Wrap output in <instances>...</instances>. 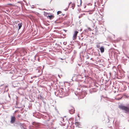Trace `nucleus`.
<instances>
[{
	"instance_id": "58",
	"label": "nucleus",
	"mask_w": 129,
	"mask_h": 129,
	"mask_svg": "<svg viewBox=\"0 0 129 129\" xmlns=\"http://www.w3.org/2000/svg\"><path fill=\"white\" fill-rule=\"evenodd\" d=\"M63 35L64 36H66V34H63Z\"/></svg>"
},
{
	"instance_id": "14",
	"label": "nucleus",
	"mask_w": 129,
	"mask_h": 129,
	"mask_svg": "<svg viewBox=\"0 0 129 129\" xmlns=\"http://www.w3.org/2000/svg\"><path fill=\"white\" fill-rule=\"evenodd\" d=\"M88 32V29H85L84 30L82 34L84 35H87Z\"/></svg>"
},
{
	"instance_id": "61",
	"label": "nucleus",
	"mask_w": 129,
	"mask_h": 129,
	"mask_svg": "<svg viewBox=\"0 0 129 129\" xmlns=\"http://www.w3.org/2000/svg\"><path fill=\"white\" fill-rule=\"evenodd\" d=\"M81 45H82V46H83V43H81Z\"/></svg>"
},
{
	"instance_id": "21",
	"label": "nucleus",
	"mask_w": 129,
	"mask_h": 129,
	"mask_svg": "<svg viewBox=\"0 0 129 129\" xmlns=\"http://www.w3.org/2000/svg\"><path fill=\"white\" fill-rule=\"evenodd\" d=\"M8 86L7 85H6L5 86V90L4 91V93L5 92H7L8 91V89L7 88V89L6 90V88L8 87Z\"/></svg>"
},
{
	"instance_id": "37",
	"label": "nucleus",
	"mask_w": 129,
	"mask_h": 129,
	"mask_svg": "<svg viewBox=\"0 0 129 129\" xmlns=\"http://www.w3.org/2000/svg\"><path fill=\"white\" fill-rule=\"evenodd\" d=\"M82 3V0H80V6H81Z\"/></svg>"
},
{
	"instance_id": "10",
	"label": "nucleus",
	"mask_w": 129,
	"mask_h": 129,
	"mask_svg": "<svg viewBox=\"0 0 129 129\" xmlns=\"http://www.w3.org/2000/svg\"><path fill=\"white\" fill-rule=\"evenodd\" d=\"M37 123L36 122H34L33 123V126H31L30 127V129H36L35 127L37 126Z\"/></svg>"
},
{
	"instance_id": "36",
	"label": "nucleus",
	"mask_w": 129,
	"mask_h": 129,
	"mask_svg": "<svg viewBox=\"0 0 129 129\" xmlns=\"http://www.w3.org/2000/svg\"><path fill=\"white\" fill-rule=\"evenodd\" d=\"M88 30H89V31H91V29L90 27H88Z\"/></svg>"
},
{
	"instance_id": "4",
	"label": "nucleus",
	"mask_w": 129,
	"mask_h": 129,
	"mask_svg": "<svg viewBox=\"0 0 129 129\" xmlns=\"http://www.w3.org/2000/svg\"><path fill=\"white\" fill-rule=\"evenodd\" d=\"M98 90L96 88H94L90 89L89 90V92L91 94L97 91Z\"/></svg>"
},
{
	"instance_id": "24",
	"label": "nucleus",
	"mask_w": 129,
	"mask_h": 129,
	"mask_svg": "<svg viewBox=\"0 0 129 129\" xmlns=\"http://www.w3.org/2000/svg\"><path fill=\"white\" fill-rule=\"evenodd\" d=\"M36 57H38V58H37V59H38V61H40V58H39V57H38V56L37 55H35V57H34V58H35V60H36Z\"/></svg>"
},
{
	"instance_id": "1",
	"label": "nucleus",
	"mask_w": 129,
	"mask_h": 129,
	"mask_svg": "<svg viewBox=\"0 0 129 129\" xmlns=\"http://www.w3.org/2000/svg\"><path fill=\"white\" fill-rule=\"evenodd\" d=\"M118 108L124 111L125 113H129V104L126 106L121 105H119Z\"/></svg>"
},
{
	"instance_id": "2",
	"label": "nucleus",
	"mask_w": 129,
	"mask_h": 129,
	"mask_svg": "<svg viewBox=\"0 0 129 129\" xmlns=\"http://www.w3.org/2000/svg\"><path fill=\"white\" fill-rule=\"evenodd\" d=\"M57 92H58L57 94H60L63 96H67L69 95V93L66 91V92H65L64 89L62 88H61Z\"/></svg>"
},
{
	"instance_id": "29",
	"label": "nucleus",
	"mask_w": 129,
	"mask_h": 129,
	"mask_svg": "<svg viewBox=\"0 0 129 129\" xmlns=\"http://www.w3.org/2000/svg\"><path fill=\"white\" fill-rule=\"evenodd\" d=\"M54 22L55 23H60L61 22L60 21L57 22L56 20L54 21Z\"/></svg>"
},
{
	"instance_id": "55",
	"label": "nucleus",
	"mask_w": 129,
	"mask_h": 129,
	"mask_svg": "<svg viewBox=\"0 0 129 129\" xmlns=\"http://www.w3.org/2000/svg\"><path fill=\"white\" fill-rule=\"evenodd\" d=\"M63 126H64L65 125V124H62Z\"/></svg>"
},
{
	"instance_id": "13",
	"label": "nucleus",
	"mask_w": 129,
	"mask_h": 129,
	"mask_svg": "<svg viewBox=\"0 0 129 129\" xmlns=\"http://www.w3.org/2000/svg\"><path fill=\"white\" fill-rule=\"evenodd\" d=\"M100 49L101 53H103L104 52V46H101L100 47Z\"/></svg>"
},
{
	"instance_id": "27",
	"label": "nucleus",
	"mask_w": 129,
	"mask_h": 129,
	"mask_svg": "<svg viewBox=\"0 0 129 129\" xmlns=\"http://www.w3.org/2000/svg\"><path fill=\"white\" fill-rule=\"evenodd\" d=\"M61 12H62L61 11H58L57 12V15H58L59 14L61 13Z\"/></svg>"
},
{
	"instance_id": "49",
	"label": "nucleus",
	"mask_w": 129,
	"mask_h": 129,
	"mask_svg": "<svg viewBox=\"0 0 129 129\" xmlns=\"http://www.w3.org/2000/svg\"><path fill=\"white\" fill-rule=\"evenodd\" d=\"M71 3V2L69 4V6H68V8L69 7V5H70V4Z\"/></svg>"
},
{
	"instance_id": "51",
	"label": "nucleus",
	"mask_w": 129,
	"mask_h": 129,
	"mask_svg": "<svg viewBox=\"0 0 129 129\" xmlns=\"http://www.w3.org/2000/svg\"><path fill=\"white\" fill-rule=\"evenodd\" d=\"M127 57L128 58V61H129V57H128V56H127Z\"/></svg>"
},
{
	"instance_id": "63",
	"label": "nucleus",
	"mask_w": 129,
	"mask_h": 129,
	"mask_svg": "<svg viewBox=\"0 0 129 129\" xmlns=\"http://www.w3.org/2000/svg\"><path fill=\"white\" fill-rule=\"evenodd\" d=\"M43 10H45V9H43Z\"/></svg>"
},
{
	"instance_id": "43",
	"label": "nucleus",
	"mask_w": 129,
	"mask_h": 129,
	"mask_svg": "<svg viewBox=\"0 0 129 129\" xmlns=\"http://www.w3.org/2000/svg\"><path fill=\"white\" fill-rule=\"evenodd\" d=\"M63 31H64L65 32H66V31H67V30H66L64 29H63Z\"/></svg>"
},
{
	"instance_id": "9",
	"label": "nucleus",
	"mask_w": 129,
	"mask_h": 129,
	"mask_svg": "<svg viewBox=\"0 0 129 129\" xmlns=\"http://www.w3.org/2000/svg\"><path fill=\"white\" fill-rule=\"evenodd\" d=\"M115 127L116 129H124V128L120 126L118 124H116L115 125Z\"/></svg>"
},
{
	"instance_id": "64",
	"label": "nucleus",
	"mask_w": 129,
	"mask_h": 129,
	"mask_svg": "<svg viewBox=\"0 0 129 129\" xmlns=\"http://www.w3.org/2000/svg\"><path fill=\"white\" fill-rule=\"evenodd\" d=\"M128 78L129 79V76H128Z\"/></svg>"
},
{
	"instance_id": "22",
	"label": "nucleus",
	"mask_w": 129,
	"mask_h": 129,
	"mask_svg": "<svg viewBox=\"0 0 129 129\" xmlns=\"http://www.w3.org/2000/svg\"><path fill=\"white\" fill-rule=\"evenodd\" d=\"M126 88L127 87L126 86L123 85L122 87V89L123 90H125L126 89Z\"/></svg>"
},
{
	"instance_id": "33",
	"label": "nucleus",
	"mask_w": 129,
	"mask_h": 129,
	"mask_svg": "<svg viewBox=\"0 0 129 129\" xmlns=\"http://www.w3.org/2000/svg\"><path fill=\"white\" fill-rule=\"evenodd\" d=\"M44 14L45 15V14H46V15H48L49 14V13H48L45 12H44Z\"/></svg>"
},
{
	"instance_id": "34",
	"label": "nucleus",
	"mask_w": 129,
	"mask_h": 129,
	"mask_svg": "<svg viewBox=\"0 0 129 129\" xmlns=\"http://www.w3.org/2000/svg\"><path fill=\"white\" fill-rule=\"evenodd\" d=\"M44 24L47 25V26H48V25H49V24L46 23H44Z\"/></svg>"
},
{
	"instance_id": "62",
	"label": "nucleus",
	"mask_w": 129,
	"mask_h": 129,
	"mask_svg": "<svg viewBox=\"0 0 129 129\" xmlns=\"http://www.w3.org/2000/svg\"><path fill=\"white\" fill-rule=\"evenodd\" d=\"M79 18H80V16H79Z\"/></svg>"
},
{
	"instance_id": "40",
	"label": "nucleus",
	"mask_w": 129,
	"mask_h": 129,
	"mask_svg": "<svg viewBox=\"0 0 129 129\" xmlns=\"http://www.w3.org/2000/svg\"><path fill=\"white\" fill-rule=\"evenodd\" d=\"M68 8H66V9H64V10L65 11H67L68 10Z\"/></svg>"
},
{
	"instance_id": "31",
	"label": "nucleus",
	"mask_w": 129,
	"mask_h": 129,
	"mask_svg": "<svg viewBox=\"0 0 129 129\" xmlns=\"http://www.w3.org/2000/svg\"><path fill=\"white\" fill-rule=\"evenodd\" d=\"M89 11V12H89V14H92V13H93V12H92V11Z\"/></svg>"
},
{
	"instance_id": "57",
	"label": "nucleus",
	"mask_w": 129,
	"mask_h": 129,
	"mask_svg": "<svg viewBox=\"0 0 129 129\" xmlns=\"http://www.w3.org/2000/svg\"><path fill=\"white\" fill-rule=\"evenodd\" d=\"M56 92H55V95H56Z\"/></svg>"
},
{
	"instance_id": "42",
	"label": "nucleus",
	"mask_w": 129,
	"mask_h": 129,
	"mask_svg": "<svg viewBox=\"0 0 129 129\" xmlns=\"http://www.w3.org/2000/svg\"><path fill=\"white\" fill-rule=\"evenodd\" d=\"M37 99H40V98L39 97V95H38V97H37Z\"/></svg>"
},
{
	"instance_id": "19",
	"label": "nucleus",
	"mask_w": 129,
	"mask_h": 129,
	"mask_svg": "<svg viewBox=\"0 0 129 129\" xmlns=\"http://www.w3.org/2000/svg\"><path fill=\"white\" fill-rule=\"evenodd\" d=\"M113 51H114V52H115V53H114V54L115 58L116 57H117V56H118V55H117V53L116 51V50H113Z\"/></svg>"
},
{
	"instance_id": "56",
	"label": "nucleus",
	"mask_w": 129,
	"mask_h": 129,
	"mask_svg": "<svg viewBox=\"0 0 129 129\" xmlns=\"http://www.w3.org/2000/svg\"><path fill=\"white\" fill-rule=\"evenodd\" d=\"M77 6L78 7H80V5H78Z\"/></svg>"
},
{
	"instance_id": "12",
	"label": "nucleus",
	"mask_w": 129,
	"mask_h": 129,
	"mask_svg": "<svg viewBox=\"0 0 129 129\" xmlns=\"http://www.w3.org/2000/svg\"><path fill=\"white\" fill-rule=\"evenodd\" d=\"M114 53H115V52H114V51L112 50L111 52L109 53V55L110 56H111L112 57H113V56L115 58V56H114Z\"/></svg>"
},
{
	"instance_id": "47",
	"label": "nucleus",
	"mask_w": 129,
	"mask_h": 129,
	"mask_svg": "<svg viewBox=\"0 0 129 129\" xmlns=\"http://www.w3.org/2000/svg\"><path fill=\"white\" fill-rule=\"evenodd\" d=\"M55 109L56 110V111H57V109H56V107H55Z\"/></svg>"
},
{
	"instance_id": "50",
	"label": "nucleus",
	"mask_w": 129,
	"mask_h": 129,
	"mask_svg": "<svg viewBox=\"0 0 129 129\" xmlns=\"http://www.w3.org/2000/svg\"><path fill=\"white\" fill-rule=\"evenodd\" d=\"M13 76H12V77H11V78H12V79H14V78H13Z\"/></svg>"
},
{
	"instance_id": "59",
	"label": "nucleus",
	"mask_w": 129,
	"mask_h": 129,
	"mask_svg": "<svg viewBox=\"0 0 129 129\" xmlns=\"http://www.w3.org/2000/svg\"><path fill=\"white\" fill-rule=\"evenodd\" d=\"M31 8H34V7H31Z\"/></svg>"
},
{
	"instance_id": "20",
	"label": "nucleus",
	"mask_w": 129,
	"mask_h": 129,
	"mask_svg": "<svg viewBox=\"0 0 129 129\" xmlns=\"http://www.w3.org/2000/svg\"><path fill=\"white\" fill-rule=\"evenodd\" d=\"M76 43L77 44V45H78L79 46L78 48L79 49H80L81 47V45H80V43L79 41H76Z\"/></svg>"
},
{
	"instance_id": "38",
	"label": "nucleus",
	"mask_w": 129,
	"mask_h": 129,
	"mask_svg": "<svg viewBox=\"0 0 129 129\" xmlns=\"http://www.w3.org/2000/svg\"><path fill=\"white\" fill-rule=\"evenodd\" d=\"M89 11H83V12H89Z\"/></svg>"
},
{
	"instance_id": "41",
	"label": "nucleus",
	"mask_w": 129,
	"mask_h": 129,
	"mask_svg": "<svg viewBox=\"0 0 129 129\" xmlns=\"http://www.w3.org/2000/svg\"><path fill=\"white\" fill-rule=\"evenodd\" d=\"M43 103L44 104V106H45L46 105V102H45L44 101H43Z\"/></svg>"
},
{
	"instance_id": "15",
	"label": "nucleus",
	"mask_w": 129,
	"mask_h": 129,
	"mask_svg": "<svg viewBox=\"0 0 129 129\" xmlns=\"http://www.w3.org/2000/svg\"><path fill=\"white\" fill-rule=\"evenodd\" d=\"M46 16L47 17V18H48L50 19H51L53 18L54 17V16L53 15H48V16H47L46 15Z\"/></svg>"
},
{
	"instance_id": "45",
	"label": "nucleus",
	"mask_w": 129,
	"mask_h": 129,
	"mask_svg": "<svg viewBox=\"0 0 129 129\" xmlns=\"http://www.w3.org/2000/svg\"><path fill=\"white\" fill-rule=\"evenodd\" d=\"M91 5V3H89L87 5Z\"/></svg>"
},
{
	"instance_id": "32",
	"label": "nucleus",
	"mask_w": 129,
	"mask_h": 129,
	"mask_svg": "<svg viewBox=\"0 0 129 129\" xmlns=\"http://www.w3.org/2000/svg\"><path fill=\"white\" fill-rule=\"evenodd\" d=\"M10 5L11 6H13V5L12 4H10V3H9V4H7V5Z\"/></svg>"
},
{
	"instance_id": "28",
	"label": "nucleus",
	"mask_w": 129,
	"mask_h": 129,
	"mask_svg": "<svg viewBox=\"0 0 129 129\" xmlns=\"http://www.w3.org/2000/svg\"><path fill=\"white\" fill-rule=\"evenodd\" d=\"M75 7V5L74 4H72V8L73 9H74V7Z\"/></svg>"
},
{
	"instance_id": "46",
	"label": "nucleus",
	"mask_w": 129,
	"mask_h": 129,
	"mask_svg": "<svg viewBox=\"0 0 129 129\" xmlns=\"http://www.w3.org/2000/svg\"><path fill=\"white\" fill-rule=\"evenodd\" d=\"M24 58H21V60H24Z\"/></svg>"
},
{
	"instance_id": "6",
	"label": "nucleus",
	"mask_w": 129,
	"mask_h": 129,
	"mask_svg": "<svg viewBox=\"0 0 129 129\" xmlns=\"http://www.w3.org/2000/svg\"><path fill=\"white\" fill-rule=\"evenodd\" d=\"M12 86L14 87H18L19 83L17 81H14L13 82Z\"/></svg>"
},
{
	"instance_id": "48",
	"label": "nucleus",
	"mask_w": 129,
	"mask_h": 129,
	"mask_svg": "<svg viewBox=\"0 0 129 129\" xmlns=\"http://www.w3.org/2000/svg\"><path fill=\"white\" fill-rule=\"evenodd\" d=\"M86 5L85 6L84 8H86Z\"/></svg>"
},
{
	"instance_id": "3",
	"label": "nucleus",
	"mask_w": 129,
	"mask_h": 129,
	"mask_svg": "<svg viewBox=\"0 0 129 129\" xmlns=\"http://www.w3.org/2000/svg\"><path fill=\"white\" fill-rule=\"evenodd\" d=\"M87 94V93L86 91L83 89H82L81 92L79 94L81 96V98H82L85 97L86 95Z\"/></svg>"
},
{
	"instance_id": "26",
	"label": "nucleus",
	"mask_w": 129,
	"mask_h": 129,
	"mask_svg": "<svg viewBox=\"0 0 129 129\" xmlns=\"http://www.w3.org/2000/svg\"><path fill=\"white\" fill-rule=\"evenodd\" d=\"M39 95L40 99L41 100H42L44 99V98L40 94Z\"/></svg>"
},
{
	"instance_id": "16",
	"label": "nucleus",
	"mask_w": 129,
	"mask_h": 129,
	"mask_svg": "<svg viewBox=\"0 0 129 129\" xmlns=\"http://www.w3.org/2000/svg\"><path fill=\"white\" fill-rule=\"evenodd\" d=\"M22 24L21 23H19L18 24V30L20 29L22 26Z\"/></svg>"
},
{
	"instance_id": "30",
	"label": "nucleus",
	"mask_w": 129,
	"mask_h": 129,
	"mask_svg": "<svg viewBox=\"0 0 129 129\" xmlns=\"http://www.w3.org/2000/svg\"><path fill=\"white\" fill-rule=\"evenodd\" d=\"M21 115H20L18 114L17 116V118H20L21 117Z\"/></svg>"
},
{
	"instance_id": "53",
	"label": "nucleus",
	"mask_w": 129,
	"mask_h": 129,
	"mask_svg": "<svg viewBox=\"0 0 129 129\" xmlns=\"http://www.w3.org/2000/svg\"><path fill=\"white\" fill-rule=\"evenodd\" d=\"M78 117H80V116H79V115H78Z\"/></svg>"
},
{
	"instance_id": "54",
	"label": "nucleus",
	"mask_w": 129,
	"mask_h": 129,
	"mask_svg": "<svg viewBox=\"0 0 129 129\" xmlns=\"http://www.w3.org/2000/svg\"><path fill=\"white\" fill-rule=\"evenodd\" d=\"M65 15V14H62V15L63 16L64 15Z\"/></svg>"
},
{
	"instance_id": "60",
	"label": "nucleus",
	"mask_w": 129,
	"mask_h": 129,
	"mask_svg": "<svg viewBox=\"0 0 129 129\" xmlns=\"http://www.w3.org/2000/svg\"><path fill=\"white\" fill-rule=\"evenodd\" d=\"M128 88H129V85H128Z\"/></svg>"
},
{
	"instance_id": "17",
	"label": "nucleus",
	"mask_w": 129,
	"mask_h": 129,
	"mask_svg": "<svg viewBox=\"0 0 129 129\" xmlns=\"http://www.w3.org/2000/svg\"><path fill=\"white\" fill-rule=\"evenodd\" d=\"M20 127L22 129H25V127L24 126L23 124L21 123V125H20Z\"/></svg>"
},
{
	"instance_id": "35",
	"label": "nucleus",
	"mask_w": 129,
	"mask_h": 129,
	"mask_svg": "<svg viewBox=\"0 0 129 129\" xmlns=\"http://www.w3.org/2000/svg\"><path fill=\"white\" fill-rule=\"evenodd\" d=\"M86 58L87 59H89V57L88 55H86Z\"/></svg>"
},
{
	"instance_id": "5",
	"label": "nucleus",
	"mask_w": 129,
	"mask_h": 129,
	"mask_svg": "<svg viewBox=\"0 0 129 129\" xmlns=\"http://www.w3.org/2000/svg\"><path fill=\"white\" fill-rule=\"evenodd\" d=\"M16 121V118L14 116L11 117L10 123L11 124H14Z\"/></svg>"
},
{
	"instance_id": "25",
	"label": "nucleus",
	"mask_w": 129,
	"mask_h": 129,
	"mask_svg": "<svg viewBox=\"0 0 129 129\" xmlns=\"http://www.w3.org/2000/svg\"><path fill=\"white\" fill-rule=\"evenodd\" d=\"M100 108V105H98L96 107V108L97 109H99Z\"/></svg>"
},
{
	"instance_id": "8",
	"label": "nucleus",
	"mask_w": 129,
	"mask_h": 129,
	"mask_svg": "<svg viewBox=\"0 0 129 129\" xmlns=\"http://www.w3.org/2000/svg\"><path fill=\"white\" fill-rule=\"evenodd\" d=\"M78 33V31H75L73 35V40H75L76 39L77 34Z\"/></svg>"
},
{
	"instance_id": "11",
	"label": "nucleus",
	"mask_w": 129,
	"mask_h": 129,
	"mask_svg": "<svg viewBox=\"0 0 129 129\" xmlns=\"http://www.w3.org/2000/svg\"><path fill=\"white\" fill-rule=\"evenodd\" d=\"M72 108L71 110H69V113L71 114H72L74 113L75 110L73 107L71 106Z\"/></svg>"
},
{
	"instance_id": "23",
	"label": "nucleus",
	"mask_w": 129,
	"mask_h": 129,
	"mask_svg": "<svg viewBox=\"0 0 129 129\" xmlns=\"http://www.w3.org/2000/svg\"><path fill=\"white\" fill-rule=\"evenodd\" d=\"M94 85L97 87H98L99 86H100L97 83H95L94 84Z\"/></svg>"
},
{
	"instance_id": "44",
	"label": "nucleus",
	"mask_w": 129,
	"mask_h": 129,
	"mask_svg": "<svg viewBox=\"0 0 129 129\" xmlns=\"http://www.w3.org/2000/svg\"><path fill=\"white\" fill-rule=\"evenodd\" d=\"M20 60V58H18L17 59V60L18 61H19Z\"/></svg>"
},
{
	"instance_id": "39",
	"label": "nucleus",
	"mask_w": 129,
	"mask_h": 129,
	"mask_svg": "<svg viewBox=\"0 0 129 129\" xmlns=\"http://www.w3.org/2000/svg\"><path fill=\"white\" fill-rule=\"evenodd\" d=\"M67 42H64L63 43V44L64 45H66V44H67Z\"/></svg>"
},
{
	"instance_id": "18",
	"label": "nucleus",
	"mask_w": 129,
	"mask_h": 129,
	"mask_svg": "<svg viewBox=\"0 0 129 129\" xmlns=\"http://www.w3.org/2000/svg\"><path fill=\"white\" fill-rule=\"evenodd\" d=\"M75 124L76 125V126H81V125L79 122H76L75 123Z\"/></svg>"
},
{
	"instance_id": "7",
	"label": "nucleus",
	"mask_w": 129,
	"mask_h": 129,
	"mask_svg": "<svg viewBox=\"0 0 129 129\" xmlns=\"http://www.w3.org/2000/svg\"><path fill=\"white\" fill-rule=\"evenodd\" d=\"M21 125V123L18 122L16 121L14 123L13 126L17 127L20 126V125Z\"/></svg>"
},
{
	"instance_id": "52",
	"label": "nucleus",
	"mask_w": 129,
	"mask_h": 129,
	"mask_svg": "<svg viewBox=\"0 0 129 129\" xmlns=\"http://www.w3.org/2000/svg\"><path fill=\"white\" fill-rule=\"evenodd\" d=\"M85 40L86 39H84V38H83L82 39V40H85Z\"/></svg>"
}]
</instances>
